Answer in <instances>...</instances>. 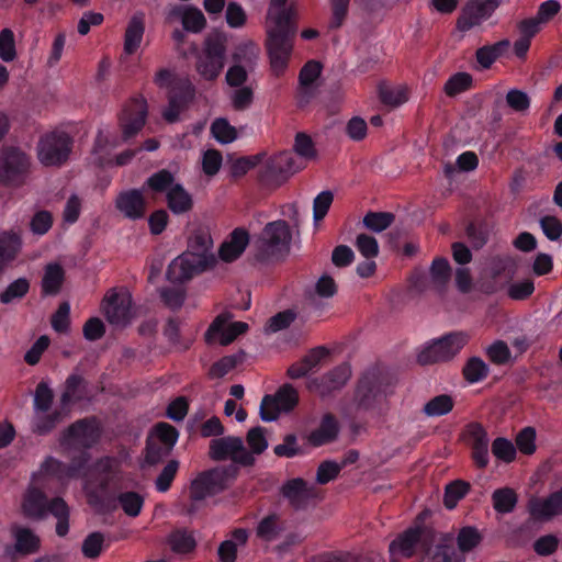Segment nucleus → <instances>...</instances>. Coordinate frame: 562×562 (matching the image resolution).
<instances>
[{
	"mask_svg": "<svg viewBox=\"0 0 562 562\" xmlns=\"http://www.w3.org/2000/svg\"><path fill=\"white\" fill-rule=\"evenodd\" d=\"M209 453L212 460L231 459L233 463L200 473L190 486V498L193 502L203 501L225 491L229 482L237 476L238 465L251 467L255 463V457L245 448L239 437L227 436L213 439Z\"/></svg>",
	"mask_w": 562,
	"mask_h": 562,
	"instance_id": "f257e3e1",
	"label": "nucleus"
},
{
	"mask_svg": "<svg viewBox=\"0 0 562 562\" xmlns=\"http://www.w3.org/2000/svg\"><path fill=\"white\" fill-rule=\"evenodd\" d=\"M212 249L213 239L210 233L194 232L189 239V251L170 262L168 281H188L204 271L215 269L218 260Z\"/></svg>",
	"mask_w": 562,
	"mask_h": 562,
	"instance_id": "f03ea898",
	"label": "nucleus"
},
{
	"mask_svg": "<svg viewBox=\"0 0 562 562\" xmlns=\"http://www.w3.org/2000/svg\"><path fill=\"white\" fill-rule=\"evenodd\" d=\"M429 283H401L390 292V303L394 308L409 302L427 290ZM431 291L438 295L447 307L461 310L464 297L470 295L477 283H430Z\"/></svg>",
	"mask_w": 562,
	"mask_h": 562,
	"instance_id": "7ed1b4c3",
	"label": "nucleus"
},
{
	"mask_svg": "<svg viewBox=\"0 0 562 562\" xmlns=\"http://www.w3.org/2000/svg\"><path fill=\"white\" fill-rule=\"evenodd\" d=\"M395 386L394 375L380 366L368 368L358 379L353 393V403L358 411L375 409L392 393Z\"/></svg>",
	"mask_w": 562,
	"mask_h": 562,
	"instance_id": "20e7f679",
	"label": "nucleus"
},
{
	"mask_svg": "<svg viewBox=\"0 0 562 562\" xmlns=\"http://www.w3.org/2000/svg\"><path fill=\"white\" fill-rule=\"evenodd\" d=\"M41 486L31 487L23 497L22 509L27 518L44 519L50 514L57 519L56 535L65 537L69 531L70 508L63 497L48 499Z\"/></svg>",
	"mask_w": 562,
	"mask_h": 562,
	"instance_id": "39448f33",
	"label": "nucleus"
},
{
	"mask_svg": "<svg viewBox=\"0 0 562 562\" xmlns=\"http://www.w3.org/2000/svg\"><path fill=\"white\" fill-rule=\"evenodd\" d=\"M85 463V458H79L67 464L49 456L42 462L40 470L33 474L32 480L42 488L59 494L67 487L70 479L79 475Z\"/></svg>",
	"mask_w": 562,
	"mask_h": 562,
	"instance_id": "423d86ee",
	"label": "nucleus"
},
{
	"mask_svg": "<svg viewBox=\"0 0 562 562\" xmlns=\"http://www.w3.org/2000/svg\"><path fill=\"white\" fill-rule=\"evenodd\" d=\"M267 32V50L270 59L272 71L280 76L288 67L292 49V36L294 30L291 24H283L282 20H278L272 24H266Z\"/></svg>",
	"mask_w": 562,
	"mask_h": 562,
	"instance_id": "0eeeda50",
	"label": "nucleus"
},
{
	"mask_svg": "<svg viewBox=\"0 0 562 562\" xmlns=\"http://www.w3.org/2000/svg\"><path fill=\"white\" fill-rule=\"evenodd\" d=\"M436 540L435 531L423 525L414 524L400 532L389 544V553L393 558L412 559L417 553L431 549Z\"/></svg>",
	"mask_w": 562,
	"mask_h": 562,
	"instance_id": "6e6552de",
	"label": "nucleus"
},
{
	"mask_svg": "<svg viewBox=\"0 0 562 562\" xmlns=\"http://www.w3.org/2000/svg\"><path fill=\"white\" fill-rule=\"evenodd\" d=\"M226 50V37L222 33L205 37L195 61V70L203 80L214 81L220 77L225 67Z\"/></svg>",
	"mask_w": 562,
	"mask_h": 562,
	"instance_id": "1a4fd4ad",
	"label": "nucleus"
},
{
	"mask_svg": "<svg viewBox=\"0 0 562 562\" xmlns=\"http://www.w3.org/2000/svg\"><path fill=\"white\" fill-rule=\"evenodd\" d=\"M304 167L305 164L299 161L293 153L280 151L272 156H265L258 170V177L267 186L279 187Z\"/></svg>",
	"mask_w": 562,
	"mask_h": 562,
	"instance_id": "9d476101",
	"label": "nucleus"
},
{
	"mask_svg": "<svg viewBox=\"0 0 562 562\" xmlns=\"http://www.w3.org/2000/svg\"><path fill=\"white\" fill-rule=\"evenodd\" d=\"M469 336L463 331H451L426 344L417 355L422 366L449 361L468 344Z\"/></svg>",
	"mask_w": 562,
	"mask_h": 562,
	"instance_id": "9b49d317",
	"label": "nucleus"
},
{
	"mask_svg": "<svg viewBox=\"0 0 562 562\" xmlns=\"http://www.w3.org/2000/svg\"><path fill=\"white\" fill-rule=\"evenodd\" d=\"M72 139L64 131H50L42 135L36 146L38 161L46 167H59L71 153Z\"/></svg>",
	"mask_w": 562,
	"mask_h": 562,
	"instance_id": "f8f14e48",
	"label": "nucleus"
},
{
	"mask_svg": "<svg viewBox=\"0 0 562 562\" xmlns=\"http://www.w3.org/2000/svg\"><path fill=\"white\" fill-rule=\"evenodd\" d=\"M293 233L285 221L268 223L262 231L261 250L263 257L282 259L290 254Z\"/></svg>",
	"mask_w": 562,
	"mask_h": 562,
	"instance_id": "ddd939ff",
	"label": "nucleus"
},
{
	"mask_svg": "<svg viewBox=\"0 0 562 562\" xmlns=\"http://www.w3.org/2000/svg\"><path fill=\"white\" fill-rule=\"evenodd\" d=\"M101 307L111 325L125 327L132 321V294L123 286L110 289L103 297Z\"/></svg>",
	"mask_w": 562,
	"mask_h": 562,
	"instance_id": "4468645a",
	"label": "nucleus"
},
{
	"mask_svg": "<svg viewBox=\"0 0 562 562\" xmlns=\"http://www.w3.org/2000/svg\"><path fill=\"white\" fill-rule=\"evenodd\" d=\"M299 403L297 391L289 383L283 384L273 395L267 394L260 404V417L263 422L276 420L280 413H289Z\"/></svg>",
	"mask_w": 562,
	"mask_h": 562,
	"instance_id": "2eb2a0df",
	"label": "nucleus"
},
{
	"mask_svg": "<svg viewBox=\"0 0 562 562\" xmlns=\"http://www.w3.org/2000/svg\"><path fill=\"white\" fill-rule=\"evenodd\" d=\"M31 166L30 157L20 148H0V182L12 183L23 177Z\"/></svg>",
	"mask_w": 562,
	"mask_h": 562,
	"instance_id": "dca6fc26",
	"label": "nucleus"
},
{
	"mask_svg": "<svg viewBox=\"0 0 562 562\" xmlns=\"http://www.w3.org/2000/svg\"><path fill=\"white\" fill-rule=\"evenodd\" d=\"M464 440L471 449V458L479 469H485L490 463V439L482 424L473 422L467 425Z\"/></svg>",
	"mask_w": 562,
	"mask_h": 562,
	"instance_id": "f3484780",
	"label": "nucleus"
},
{
	"mask_svg": "<svg viewBox=\"0 0 562 562\" xmlns=\"http://www.w3.org/2000/svg\"><path fill=\"white\" fill-rule=\"evenodd\" d=\"M146 117L147 103L145 99H133L126 103L120 116L122 139L128 140L134 137L143 128Z\"/></svg>",
	"mask_w": 562,
	"mask_h": 562,
	"instance_id": "a211bd4d",
	"label": "nucleus"
},
{
	"mask_svg": "<svg viewBox=\"0 0 562 562\" xmlns=\"http://www.w3.org/2000/svg\"><path fill=\"white\" fill-rule=\"evenodd\" d=\"M166 22L181 23L184 31L200 33L206 25L205 16L198 8L187 4H172L166 11Z\"/></svg>",
	"mask_w": 562,
	"mask_h": 562,
	"instance_id": "6ab92c4d",
	"label": "nucleus"
},
{
	"mask_svg": "<svg viewBox=\"0 0 562 562\" xmlns=\"http://www.w3.org/2000/svg\"><path fill=\"white\" fill-rule=\"evenodd\" d=\"M351 376V368L348 363L335 367L322 378H315L308 381L307 389L317 392L322 396L329 395L331 392L340 390Z\"/></svg>",
	"mask_w": 562,
	"mask_h": 562,
	"instance_id": "aec40b11",
	"label": "nucleus"
},
{
	"mask_svg": "<svg viewBox=\"0 0 562 562\" xmlns=\"http://www.w3.org/2000/svg\"><path fill=\"white\" fill-rule=\"evenodd\" d=\"M100 428L94 418L78 419L63 432L64 441H74L85 448H91L100 439Z\"/></svg>",
	"mask_w": 562,
	"mask_h": 562,
	"instance_id": "412c9836",
	"label": "nucleus"
},
{
	"mask_svg": "<svg viewBox=\"0 0 562 562\" xmlns=\"http://www.w3.org/2000/svg\"><path fill=\"white\" fill-rule=\"evenodd\" d=\"M527 510L533 521H548L554 516L562 515V487L546 498L531 497Z\"/></svg>",
	"mask_w": 562,
	"mask_h": 562,
	"instance_id": "4be33fe9",
	"label": "nucleus"
},
{
	"mask_svg": "<svg viewBox=\"0 0 562 562\" xmlns=\"http://www.w3.org/2000/svg\"><path fill=\"white\" fill-rule=\"evenodd\" d=\"M282 495L294 508L301 509L305 508L311 499L316 498L318 492L314 485H308L305 480L296 477L283 484Z\"/></svg>",
	"mask_w": 562,
	"mask_h": 562,
	"instance_id": "5701e85b",
	"label": "nucleus"
},
{
	"mask_svg": "<svg viewBox=\"0 0 562 562\" xmlns=\"http://www.w3.org/2000/svg\"><path fill=\"white\" fill-rule=\"evenodd\" d=\"M116 209L130 220H139L146 213V202L140 190L121 192L115 200Z\"/></svg>",
	"mask_w": 562,
	"mask_h": 562,
	"instance_id": "b1692460",
	"label": "nucleus"
},
{
	"mask_svg": "<svg viewBox=\"0 0 562 562\" xmlns=\"http://www.w3.org/2000/svg\"><path fill=\"white\" fill-rule=\"evenodd\" d=\"M340 425L337 417L331 413L323 415L319 426L307 436V441L313 447H322L335 441L338 438Z\"/></svg>",
	"mask_w": 562,
	"mask_h": 562,
	"instance_id": "393cba45",
	"label": "nucleus"
},
{
	"mask_svg": "<svg viewBox=\"0 0 562 562\" xmlns=\"http://www.w3.org/2000/svg\"><path fill=\"white\" fill-rule=\"evenodd\" d=\"M70 409L60 405L53 412L36 413L32 420V431L37 436H47L69 416Z\"/></svg>",
	"mask_w": 562,
	"mask_h": 562,
	"instance_id": "a878e982",
	"label": "nucleus"
},
{
	"mask_svg": "<svg viewBox=\"0 0 562 562\" xmlns=\"http://www.w3.org/2000/svg\"><path fill=\"white\" fill-rule=\"evenodd\" d=\"M249 243V235L241 228H236L225 240L218 250V257L225 262L236 260L246 249Z\"/></svg>",
	"mask_w": 562,
	"mask_h": 562,
	"instance_id": "bb28decb",
	"label": "nucleus"
},
{
	"mask_svg": "<svg viewBox=\"0 0 562 562\" xmlns=\"http://www.w3.org/2000/svg\"><path fill=\"white\" fill-rule=\"evenodd\" d=\"M145 33V18L143 13L134 14L126 26L124 34V53L133 55L140 47Z\"/></svg>",
	"mask_w": 562,
	"mask_h": 562,
	"instance_id": "cd10ccee",
	"label": "nucleus"
},
{
	"mask_svg": "<svg viewBox=\"0 0 562 562\" xmlns=\"http://www.w3.org/2000/svg\"><path fill=\"white\" fill-rule=\"evenodd\" d=\"M518 267V260L512 255H497L485 262V271L491 278L513 277Z\"/></svg>",
	"mask_w": 562,
	"mask_h": 562,
	"instance_id": "c85d7f7f",
	"label": "nucleus"
},
{
	"mask_svg": "<svg viewBox=\"0 0 562 562\" xmlns=\"http://www.w3.org/2000/svg\"><path fill=\"white\" fill-rule=\"evenodd\" d=\"M87 392V381L79 374H70L65 382V390L60 395V405L69 408L71 403L81 402Z\"/></svg>",
	"mask_w": 562,
	"mask_h": 562,
	"instance_id": "c756f323",
	"label": "nucleus"
},
{
	"mask_svg": "<svg viewBox=\"0 0 562 562\" xmlns=\"http://www.w3.org/2000/svg\"><path fill=\"white\" fill-rule=\"evenodd\" d=\"M322 72V65L311 60L300 71L301 99L300 104L307 103L314 92V83Z\"/></svg>",
	"mask_w": 562,
	"mask_h": 562,
	"instance_id": "7c9ffc66",
	"label": "nucleus"
},
{
	"mask_svg": "<svg viewBox=\"0 0 562 562\" xmlns=\"http://www.w3.org/2000/svg\"><path fill=\"white\" fill-rule=\"evenodd\" d=\"M284 529L283 519L277 514H270L258 522L256 535L262 541L272 542L281 537Z\"/></svg>",
	"mask_w": 562,
	"mask_h": 562,
	"instance_id": "2f4dec72",
	"label": "nucleus"
},
{
	"mask_svg": "<svg viewBox=\"0 0 562 562\" xmlns=\"http://www.w3.org/2000/svg\"><path fill=\"white\" fill-rule=\"evenodd\" d=\"M13 537L15 540L14 551L20 555L33 554L40 548V538L30 528H14Z\"/></svg>",
	"mask_w": 562,
	"mask_h": 562,
	"instance_id": "473e14b6",
	"label": "nucleus"
},
{
	"mask_svg": "<svg viewBox=\"0 0 562 562\" xmlns=\"http://www.w3.org/2000/svg\"><path fill=\"white\" fill-rule=\"evenodd\" d=\"M379 97L383 104L397 108L409 99V89L405 85L381 83L379 86Z\"/></svg>",
	"mask_w": 562,
	"mask_h": 562,
	"instance_id": "72a5a7b5",
	"label": "nucleus"
},
{
	"mask_svg": "<svg viewBox=\"0 0 562 562\" xmlns=\"http://www.w3.org/2000/svg\"><path fill=\"white\" fill-rule=\"evenodd\" d=\"M166 201L169 210L176 215L188 213L193 206L191 194L181 183H177V186L168 192Z\"/></svg>",
	"mask_w": 562,
	"mask_h": 562,
	"instance_id": "f704fd0d",
	"label": "nucleus"
},
{
	"mask_svg": "<svg viewBox=\"0 0 562 562\" xmlns=\"http://www.w3.org/2000/svg\"><path fill=\"white\" fill-rule=\"evenodd\" d=\"M260 49L251 41L239 44L233 53V65H241L243 68L254 70L257 65Z\"/></svg>",
	"mask_w": 562,
	"mask_h": 562,
	"instance_id": "c9c22d12",
	"label": "nucleus"
},
{
	"mask_svg": "<svg viewBox=\"0 0 562 562\" xmlns=\"http://www.w3.org/2000/svg\"><path fill=\"white\" fill-rule=\"evenodd\" d=\"M177 183L176 177L171 171L161 169L147 178L144 188L155 193H165L167 195Z\"/></svg>",
	"mask_w": 562,
	"mask_h": 562,
	"instance_id": "e433bc0d",
	"label": "nucleus"
},
{
	"mask_svg": "<svg viewBox=\"0 0 562 562\" xmlns=\"http://www.w3.org/2000/svg\"><path fill=\"white\" fill-rule=\"evenodd\" d=\"M456 549L453 544L446 538H442L431 549L426 550L420 562H457L454 560Z\"/></svg>",
	"mask_w": 562,
	"mask_h": 562,
	"instance_id": "4c0bfd02",
	"label": "nucleus"
},
{
	"mask_svg": "<svg viewBox=\"0 0 562 562\" xmlns=\"http://www.w3.org/2000/svg\"><path fill=\"white\" fill-rule=\"evenodd\" d=\"M492 503L496 513L503 515L509 514L515 509L518 503V495L510 487L496 488L492 493Z\"/></svg>",
	"mask_w": 562,
	"mask_h": 562,
	"instance_id": "58836bf2",
	"label": "nucleus"
},
{
	"mask_svg": "<svg viewBox=\"0 0 562 562\" xmlns=\"http://www.w3.org/2000/svg\"><path fill=\"white\" fill-rule=\"evenodd\" d=\"M488 373V366L482 358L476 356L470 357L462 368L463 379L470 384L485 380Z\"/></svg>",
	"mask_w": 562,
	"mask_h": 562,
	"instance_id": "ea45409f",
	"label": "nucleus"
},
{
	"mask_svg": "<svg viewBox=\"0 0 562 562\" xmlns=\"http://www.w3.org/2000/svg\"><path fill=\"white\" fill-rule=\"evenodd\" d=\"M21 248L20 237L14 233L0 234V272L5 265L15 258Z\"/></svg>",
	"mask_w": 562,
	"mask_h": 562,
	"instance_id": "a19ab883",
	"label": "nucleus"
},
{
	"mask_svg": "<svg viewBox=\"0 0 562 562\" xmlns=\"http://www.w3.org/2000/svg\"><path fill=\"white\" fill-rule=\"evenodd\" d=\"M454 406V400L449 394H440L430 398L423 407L428 417H439L449 414Z\"/></svg>",
	"mask_w": 562,
	"mask_h": 562,
	"instance_id": "79ce46f5",
	"label": "nucleus"
},
{
	"mask_svg": "<svg viewBox=\"0 0 562 562\" xmlns=\"http://www.w3.org/2000/svg\"><path fill=\"white\" fill-rule=\"evenodd\" d=\"M215 335L220 336V342L223 346L232 344L237 338V335L232 331L231 326H226V318L224 315H218L210 325L205 334L206 341L211 342Z\"/></svg>",
	"mask_w": 562,
	"mask_h": 562,
	"instance_id": "37998d69",
	"label": "nucleus"
},
{
	"mask_svg": "<svg viewBox=\"0 0 562 562\" xmlns=\"http://www.w3.org/2000/svg\"><path fill=\"white\" fill-rule=\"evenodd\" d=\"M470 491V484L462 480L449 483L445 488L443 505L447 509H453L458 502Z\"/></svg>",
	"mask_w": 562,
	"mask_h": 562,
	"instance_id": "c03bdc74",
	"label": "nucleus"
},
{
	"mask_svg": "<svg viewBox=\"0 0 562 562\" xmlns=\"http://www.w3.org/2000/svg\"><path fill=\"white\" fill-rule=\"evenodd\" d=\"M117 503L127 516L137 517L142 512L144 498L137 492L128 491L117 496L116 504Z\"/></svg>",
	"mask_w": 562,
	"mask_h": 562,
	"instance_id": "a18cd8bd",
	"label": "nucleus"
},
{
	"mask_svg": "<svg viewBox=\"0 0 562 562\" xmlns=\"http://www.w3.org/2000/svg\"><path fill=\"white\" fill-rule=\"evenodd\" d=\"M394 222V215L389 212H369L363 217V225L371 232L381 233Z\"/></svg>",
	"mask_w": 562,
	"mask_h": 562,
	"instance_id": "49530a36",
	"label": "nucleus"
},
{
	"mask_svg": "<svg viewBox=\"0 0 562 562\" xmlns=\"http://www.w3.org/2000/svg\"><path fill=\"white\" fill-rule=\"evenodd\" d=\"M54 401V392L49 385L41 381L35 389L33 406L36 413H46L50 409Z\"/></svg>",
	"mask_w": 562,
	"mask_h": 562,
	"instance_id": "de8ad7c7",
	"label": "nucleus"
},
{
	"mask_svg": "<svg viewBox=\"0 0 562 562\" xmlns=\"http://www.w3.org/2000/svg\"><path fill=\"white\" fill-rule=\"evenodd\" d=\"M179 465L180 463L178 460L168 461V463L164 467L155 480V488L157 492L166 493L170 490L172 482L179 471Z\"/></svg>",
	"mask_w": 562,
	"mask_h": 562,
	"instance_id": "09e8293b",
	"label": "nucleus"
},
{
	"mask_svg": "<svg viewBox=\"0 0 562 562\" xmlns=\"http://www.w3.org/2000/svg\"><path fill=\"white\" fill-rule=\"evenodd\" d=\"M179 432L172 425L168 423H158L154 428V435L149 438L157 442H161L169 449H173L177 443Z\"/></svg>",
	"mask_w": 562,
	"mask_h": 562,
	"instance_id": "8fccbe9b",
	"label": "nucleus"
},
{
	"mask_svg": "<svg viewBox=\"0 0 562 562\" xmlns=\"http://www.w3.org/2000/svg\"><path fill=\"white\" fill-rule=\"evenodd\" d=\"M177 284L178 286H165L160 289L161 301L171 310L180 308L186 300V289L182 286L184 283Z\"/></svg>",
	"mask_w": 562,
	"mask_h": 562,
	"instance_id": "3c124183",
	"label": "nucleus"
},
{
	"mask_svg": "<svg viewBox=\"0 0 562 562\" xmlns=\"http://www.w3.org/2000/svg\"><path fill=\"white\" fill-rule=\"evenodd\" d=\"M171 451L172 449H169L161 442H157L148 437L145 447V462L148 465H156L162 462Z\"/></svg>",
	"mask_w": 562,
	"mask_h": 562,
	"instance_id": "603ef678",
	"label": "nucleus"
},
{
	"mask_svg": "<svg viewBox=\"0 0 562 562\" xmlns=\"http://www.w3.org/2000/svg\"><path fill=\"white\" fill-rule=\"evenodd\" d=\"M211 133L221 144H229L237 138V132L226 119H216L211 126Z\"/></svg>",
	"mask_w": 562,
	"mask_h": 562,
	"instance_id": "864d4df0",
	"label": "nucleus"
},
{
	"mask_svg": "<svg viewBox=\"0 0 562 562\" xmlns=\"http://www.w3.org/2000/svg\"><path fill=\"white\" fill-rule=\"evenodd\" d=\"M491 450L492 453L503 462L510 463L516 459V447L510 440L504 437L494 439Z\"/></svg>",
	"mask_w": 562,
	"mask_h": 562,
	"instance_id": "5fc2aeb1",
	"label": "nucleus"
},
{
	"mask_svg": "<svg viewBox=\"0 0 562 562\" xmlns=\"http://www.w3.org/2000/svg\"><path fill=\"white\" fill-rule=\"evenodd\" d=\"M89 504L100 514L116 509V499L106 495L105 491H93L88 494Z\"/></svg>",
	"mask_w": 562,
	"mask_h": 562,
	"instance_id": "6e6d98bb",
	"label": "nucleus"
},
{
	"mask_svg": "<svg viewBox=\"0 0 562 562\" xmlns=\"http://www.w3.org/2000/svg\"><path fill=\"white\" fill-rule=\"evenodd\" d=\"M265 156L266 153H260L257 155L240 157L236 159L231 167L233 177H241L255 167L260 166Z\"/></svg>",
	"mask_w": 562,
	"mask_h": 562,
	"instance_id": "4d7b16f0",
	"label": "nucleus"
},
{
	"mask_svg": "<svg viewBox=\"0 0 562 562\" xmlns=\"http://www.w3.org/2000/svg\"><path fill=\"white\" fill-rule=\"evenodd\" d=\"M481 542V535L474 527H463L460 529L457 543L458 548L462 552H469L473 550Z\"/></svg>",
	"mask_w": 562,
	"mask_h": 562,
	"instance_id": "13d9d810",
	"label": "nucleus"
},
{
	"mask_svg": "<svg viewBox=\"0 0 562 562\" xmlns=\"http://www.w3.org/2000/svg\"><path fill=\"white\" fill-rule=\"evenodd\" d=\"M0 58L5 63L16 58L15 38L10 29H3L0 32Z\"/></svg>",
	"mask_w": 562,
	"mask_h": 562,
	"instance_id": "bf43d9fd",
	"label": "nucleus"
},
{
	"mask_svg": "<svg viewBox=\"0 0 562 562\" xmlns=\"http://www.w3.org/2000/svg\"><path fill=\"white\" fill-rule=\"evenodd\" d=\"M486 356L494 364L503 366L510 360L512 352L505 341L496 340L486 348Z\"/></svg>",
	"mask_w": 562,
	"mask_h": 562,
	"instance_id": "052dcab7",
	"label": "nucleus"
},
{
	"mask_svg": "<svg viewBox=\"0 0 562 562\" xmlns=\"http://www.w3.org/2000/svg\"><path fill=\"white\" fill-rule=\"evenodd\" d=\"M472 85V77L467 72H458L451 76L445 85V92L450 95H457L468 90Z\"/></svg>",
	"mask_w": 562,
	"mask_h": 562,
	"instance_id": "680f3d73",
	"label": "nucleus"
},
{
	"mask_svg": "<svg viewBox=\"0 0 562 562\" xmlns=\"http://www.w3.org/2000/svg\"><path fill=\"white\" fill-rule=\"evenodd\" d=\"M70 304L61 302L57 311L52 315L50 324L55 331L59 334L67 333L70 326Z\"/></svg>",
	"mask_w": 562,
	"mask_h": 562,
	"instance_id": "e2e57ef3",
	"label": "nucleus"
},
{
	"mask_svg": "<svg viewBox=\"0 0 562 562\" xmlns=\"http://www.w3.org/2000/svg\"><path fill=\"white\" fill-rule=\"evenodd\" d=\"M294 150L299 156L296 159L302 164H304L305 160H311L316 157V151L311 137L303 133L296 135Z\"/></svg>",
	"mask_w": 562,
	"mask_h": 562,
	"instance_id": "0e129e2a",
	"label": "nucleus"
},
{
	"mask_svg": "<svg viewBox=\"0 0 562 562\" xmlns=\"http://www.w3.org/2000/svg\"><path fill=\"white\" fill-rule=\"evenodd\" d=\"M103 542L104 536L100 531L89 533L82 542V554L88 559L98 558L102 551Z\"/></svg>",
	"mask_w": 562,
	"mask_h": 562,
	"instance_id": "69168bd1",
	"label": "nucleus"
},
{
	"mask_svg": "<svg viewBox=\"0 0 562 562\" xmlns=\"http://www.w3.org/2000/svg\"><path fill=\"white\" fill-rule=\"evenodd\" d=\"M254 101V89L250 86L236 87L231 93V102L235 110L244 111L248 109Z\"/></svg>",
	"mask_w": 562,
	"mask_h": 562,
	"instance_id": "338daca9",
	"label": "nucleus"
},
{
	"mask_svg": "<svg viewBox=\"0 0 562 562\" xmlns=\"http://www.w3.org/2000/svg\"><path fill=\"white\" fill-rule=\"evenodd\" d=\"M170 544L177 553H188L195 548V540L187 531L177 530L170 536Z\"/></svg>",
	"mask_w": 562,
	"mask_h": 562,
	"instance_id": "774afa93",
	"label": "nucleus"
}]
</instances>
